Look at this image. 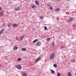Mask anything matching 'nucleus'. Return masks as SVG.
I'll return each instance as SVG.
<instances>
[{
    "mask_svg": "<svg viewBox=\"0 0 76 76\" xmlns=\"http://www.w3.org/2000/svg\"><path fill=\"white\" fill-rule=\"evenodd\" d=\"M56 56V54L54 53H52L51 54L50 57V59H53L54 58V57Z\"/></svg>",
    "mask_w": 76,
    "mask_h": 76,
    "instance_id": "nucleus-1",
    "label": "nucleus"
},
{
    "mask_svg": "<svg viewBox=\"0 0 76 76\" xmlns=\"http://www.w3.org/2000/svg\"><path fill=\"white\" fill-rule=\"evenodd\" d=\"M17 68L18 69L20 70V69H22V66L20 65H17Z\"/></svg>",
    "mask_w": 76,
    "mask_h": 76,
    "instance_id": "nucleus-2",
    "label": "nucleus"
},
{
    "mask_svg": "<svg viewBox=\"0 0 76 76\" xmlns=\"http://www.w3.org/2000/svg\"><path fill=\"white\" fill-rule=\"evenodd\" d=\"M41 42H39L37 43L36 44V46H39V47H40V46H41Z\"/></svg>",
    "mask_w": 76,
    "mask_h": 76,
    "instance_id": "nucleus-3",
    "label": "nucleus"
},
{
    "mask_svg": "<svg viewBox=\"0 0 76 76\" xmlns=\"http://www.w3.org/2000/svg\"><path fill=\"white\" fill-rule=\"evenodd\" d=\"M25 37V35H22L20 38V41H22L23 38Z\"/></svg>",
    "mask_w": 76,
    "mask_h": 76,
    "instance_id": "nucleus-4",
    "label": "nucleus"
},
{
    "mask_svg": "<svg viewBox=\"0 0 76 76\" xmlns=\"http://www.w3.org/2000/svg\"><path fill=\"white\" fill-rule=\"evenodd\" d=\"M73 18H71L69 19L68 20V22H70L71 21H73Z\"/></svg>",
    "mask_w": 76,
    "mask_h": 76,
    "instance_id": "nucleus-5",
    "label": "nucleus"
},
{
    "mask_svg": "<svg viewBox=\"0 0 76 76\" xmlns=\"http://www.w3.org/2000/svg\"><path fill=\"white\" fill-rule=\"evenodd\" d=\"M35 3L38 6L39 5V1H35Z\"/></svg>",
    "mask_w": 76,
    "mask_h": 76,
    "instance_id": "nucleus-6",
    "label": "nucleus"
},
{
    "mask_svg": "<svg viewBox=\"0 0 76 76\" xmlns=\"http://www.w3.org/2000/svg\"><path fill=\"white\" fill-rule=\"evenodd\" d=\"M20 9V8L19 6L17 7H16L15 10L17 11L18 10H19Z\"/></svg>",
    "mask_w": 76,
    "mask_h": 76,
    "instance_id": "nucleus-7",
    "label": "nucleus"
},
{
    "mask_svg": "<svg viewBox=\"0 0 76 76\" xmlns=\"http://www.w3.org/2000/svg\"><path fill=\"white\" fill-rule=\"evenodd\" d=\"M4 31V28L2 29L1 31H0V35H1V34L3 33V32Z\"/></svg>",
    "mask_w": 76,
    "mask_h": 76,
    "instance_id": "nucleus-8",
    "label": "nucleus"
},
{
    "mask_svg": "<svg viewBox=\"0 0 76 76\" xmlns=\"http://www.w3.org/2000/svg\"><path fill=\"white\" fill-rule=\"evenodd\" d=\"M31 7L33 8V9H35L36 8H37V7L36 6L33 5L31 6Z\"/></svg>",
    "mask_w": 76,
    "mask_h": 76,
    "instance_id": "nucleus-9",
    "label": "nucleus"
},
{
    "mask_svg": "<svg viewBox=\"0 0 76 76\" xmlns=\"http://www.w3.org/2000/svg\"><path fill=\"white\" fill-rule=\"evenodd\" d=\"M21 50H22V51H27V50H26V48H23L21 49Z\"/></svg>",
    "mask_w": 76,
    "mask_h": 76,
    "instance_id": "nucleus-10",
    "label": "nucleus"
},
{
    "mask_svg": "<svg viewBox=\"0 0 76 76\" xmlns=\"http://www.w3.org/2000/svg\"><path fill=\"white\" fill-rule=\"evenodd\" d=\"M41 58V57H39L35 61V63H37Z\"/></svg>",
    "mask_w": 76,
    "mask_h": 76,
    "instance_id": "nucleus-11",
    "label": "nucleus"
},
{
    "mask_svg": "<svg viewBox=\"0 0 76 76\" xmlns=\"http://www.w3.org/2000/svg\"><path fill=\"white\" fill-rule=\"evenodd\" d=\"M22 76H26V74L25 72H23L22 73Z\"/></svg>",
    "mask_w": 76,
    "mask_h": 76,
    "instance_id": "nucleus-12",
    "label": "nucleus"
},
{
    "mask_svg": "<svg viewBox=\"0 0 76 76\" xmlns=\"http://www.w3.org/2000/svg\"><path fill=\"white\" fill-rule=\"evenodd\" d=\"M4 15V14L2 12H0V16H2Z\"/></svg>",
    "mask_w": 76,
    "mask_h": 76,
    "instance_id": "nucleus-13",
    "label": "nucleus"
},
{
    "mask_svg": "<svg viewBox=\"0 0 76 76\" xmlns=\"http://www.w3.org/2000/svg\"><path fill=\"white\" fill-rule=\"evenodd\" d=\"M11 24L10 23H8L7 24V26L9 28H10L11 27Z\"/></svg>",
    "mask_w": 76,
    "mask_h": 76,
    "instance_id": "nucleus-14",
    "label": "nucleus"
},
{
    "mask_svg": "<svg viewBox=\"0 0 76 76\" xmlns=\"http://www.w3.org/2000/svg\"><path fill=\"white\" fill-rule=\"evenodd\" d=\"M68 76H72V74L70 72H69L68 73Z\"/></svg>",
    "mask_w": 76,
    "mask_h": 76,
    "instance_id": "nucleus-15",
    "label": "nucleus"
},
{
    "mask_svg": "<svg viewBox=\"0 0 76 76\" xmlns=\"http://www.w3.org/2000/svg\"><path fill=\"white\" fill-rule=\"evenodd\" d=\"M39 17L40 19H42L44 18V17L42 15L41 16H39Z\"/></svg>",
    "mask_w": 76,
    "mask_h": 76,
    "instance_id": "nucleus-16",
    "label": "nucleus"
},
{
    "mask_svg": "<svg viewBox=\"0 0 76 76\" xmlns=\"http://www.w3.org/2000/svg\"><path fill=\"white\" fill-rule=\"evenodd\" d=\"M75 60L74 59H72L71 60V62H72V63H75Z\"/></svg>",
    "mask_w": 76,
    "mask_h": 76,
    "instance_id": "nucleus-17",
    "label": "nucleus"
},
{
    "mask_svg": "<svg viewBox=\"0 0 76 76\" xmlns=\"http://www.w3.org/2000/svg\"><path fill=\"white\" fill-rule=\"evenodd\" d=\"M17 49H18V47H14L13 48L14 50H16Z\"/></svg>",
    "mask_w": 76,
    "mask_h": 76,
    "instance_id": "nucleus-18",
    "label": "nucleus"
},
{
    "mask_svg": "<svg viewBox=\"0 0 76 76\" xmlns=\"http://www.w3.org/2000/svg\"><path fill=\"white\" fill-rule=\"evenodd\" d=\"M13 27H16L18 26V25L16 24L12 25Z\"/></svg>",
    "mask_w": 76,
    "mask_h": 76,
    "instance_id": "nucleus-19",
    "label": "nucleus"
},
{
    "mask_svg": "<svg viewBox=\"0 0 76 76\" xmlns=\"http://www.w3.org/2000/svg\"><path fill=\"white\" fill-rule=\"evenodd\" d=\"M60 10V8H57L55 10V11H56H56H59V10Z\"/></svg>",
    "mask_w": 76,
    "mask_h": 76,
    "instance_id": "nucleus-20",
    "label": "nucleus"
},
{
    "mask_svg": "<svg viewBox=\"0 0 76 76\" xmlns=\"http://www.w3.org/2000/svg\"><path fill=\"white\" fill-rule=\"evenodd\" d=\"M20 60H21V58H18V59H17V61H20Z\"/></svg>",
    "mask_w": 76,
    "mask_h": 76,
    "instance_id": "nucleus-21",
    "label": "nucleus"
},
{
    "mask_svg": "<svg viewBox=\"0 0 76 76\" xmlns=\"http://www.w3.org/2000/svg\"><path fill=\"white\" fill-rule=\"evenodd\" d=\"M37 41H38L37 39H36V40L34 41L33 42V43H35V42H37Z\"/></svg>",
    "mask_w": 76,
    "mask_h": 76,
    "instance_id": "nucleus-22",
    "label": "nucleus"
},
{
    "mask_svg": "<svg viewBox=\"0 0 76 76\" xmlns=\"http://www.w3.org/2000/svg\"><path fill=\"white\" fill-rule=\"evenodd\" d=\"M53 66L54 67H55L56 68L57 67V64H53Z\"/></svg>",
    "mask_w": 76,
    "mask_h": 76,
    "instance_id": "nucleus-23",
    "label": "nucleus"
},
{
    "mask_svg": "<svg viewBox=\"0 0 76 76\" xmlns=\"http://www.w3.org/2000/svg\"><path fill=\"white\" fill-rule=\"evenodd\" d=\"M50 38H48L46 39V40L47 41H50Z\"/></svg>",
    "mask_w": 76,
    "mask_h": 76,
    "instance_id": "nucleus-24",
    "label": "nucleus"
},
{
    "mask_svg": "<svg viewBox=\"0 0 76 76\" xmlns=\"http://www.w3.org/2000/svg\"><path fill=\"white\" fill-rule=\"evenodd\" d=\"M57 76H61V74L59 73H58L57 75Z\"/></svg>",
    "mask_w": 76,
    "mask_h": 76,
    "instance_id": "nucleus-25",
    "label": "nucleus"
},
{
    "mask_svg": "<svg viewBox=\"0 0 76 76\" xmlns=\"http://www.w3.org/2000/svg\"><path fill=\"white\" fill-rule=\"evenodd\" d=\"M44 29L45 30H47V27H46V26H45Z\"/></svg>",
    "mask_w": 76,
    "mask_h": 76,
    "instance_id": "nucleus-26",
    "label": "nucleus"
},
{
    "mask_svg": "<svg viewBox=\"0 0 76 76\" xmlns=\"http://www.w3.org/2000/svg\"><path fill=\"white\" fill-rule=\"evenodd\" d=\"M51 71L53 74V73H55V72H54V71L52 70H51Z\"/></svg>",
    "mask_w": 76,
    "mask_h": 76,
    "instance_id": "nucleus-27",
    "label": "nucleus"
},
{
    "mask_svg": "<svg viewBox=\"0 0 76 76\" xmlns=\"http://www.w3.org/2000/svg\"><path fill=\"white\" fill-rule=\"evenodd\" d=\"M52 46H54V42H53L52 44Z\"/></svg>",
    "mask_w": 76,
    "mask_h": 76,
    "instance_id": "nucleus-28",
    "label": "nucleus"
},
{
    "mask_svg": "<svg viewBox=\"0 0 76 76\" xmlns=\"http://www.w3.org/2000/svg\"><path fill=\"white\" fill-rule=\"evenodd\" d=\"M64 47L63 46H61V49H62V48H64Z\"/></svg>",
    "mask_w": 76,
    "mask_h": 76,
    "instance_id": "nucleus-29",
    "label": "nucleus"
},
{
    "mask_svg": "<svg viewBox=\"0 0 76 76\" xmlns=\"http://www.w3.org/2000/svg\"><path fill=\"white\" fill-rule=\"evenodd\" d=\"M3 26H6V25L4 23H3Z\"/></svg>",
    "mask_w": 76,
    "mask_h": 76,
    "instance_id": "nucleus-30",
    "label": "nucleus"
},
{
    "mask_svg": "<svg viewBox=\"0 0 76 76\" xmlns=\"http://www.w3.org/2000/svg\"><path fill=\"white\" fill-rule=\"evenodd\" d=\"M50 10H53V7H50Z\"/></svg>",
    "mask_w": 76,
    "mask_h": 76,
    "instance_id": "nucleus-31",
    "label": "nucleus"
},
{
    "mask_svg": "<svg viewBox=\"0 0 76 76\" xmlns=\"http://www.w3.org/2000/svg\"><path fill=\"white\" fill-rule=\"evenodd\" d=\"M47 5L48 6H50V5L49 4H47Z\"/></svg>",
    "mask_w": 76,
    "mask_h": 76,
    "instance_id": "nucleus-32",
    "label": "nucleus"
},
{
    "mask_svg": "<svg viewBox=\"0 0 76 76\" xmlns=\"http://www.w3.org/2000/svg\"><path fill=\"white\" fill-rule=\"evenodd\" d=\"M2 65H0V67H2Z\"/></svg>",
    "mask_w": 76,
    "mask_h": 76,
    "instance_id": "nucleus-33",
    "label": "nucleus"
},
{
    "mask_svg": "<svg viewBox=\"0 0 76 76\" xmlns=\"http://www.w3.org/2000/svg\"><path fill=\"white\" fill-rule=\"evenodd\" d=\"M56 0V1H60V0Z\"/></svg>",
    "mask_w": 76,
    "mask_h": 76,
    "instance_id": "nucleus-34",
    "label": "nucleus"
},
{
    "mask_svg": "<svg viewBox=\"0 0 76 76\" xmlns=\"http://www.w3.org/2000/svg\"><path fill=\"white\" fill-rule=\"evenodd\" d=\"M1 7H0V10H1Z\"/></svg>",
    "mask_w": 76,
    "mask_h": 76,
    "instance_id": "nucleus-35",
    "label": "nucleus"
},
{
    "mask_svg": "<svg viewBox=\"0 0 76 76\" xmlns=\"http://www.w3.org/2000/svg\"><path fill=\"white\" fill-rule=\"evenodd\" d=\"M73 26L74 28H75V26Z\"/></svg>",
    "mask_w": 76,
    "mask_h": 76,
    "instance_id": "nucleus-36",
    "label": "nucleus"
},
{
    "mask_svg": "<svg viewBox=\"0 0 76 76\" xmlns=\"http://www.w3.org/2000/svg\"><path fill=\"white\" fill-rule=\"evenodd\" d=\"M75 75L76 76V73L75 74Z\"/></svg>",
    "mask_w": 76,
    "mask_h": 76,
    "instance_id": "nucleus-37",
    "label": "nucleus"
}]
</instances>
